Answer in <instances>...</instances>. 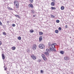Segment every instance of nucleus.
Listing matches in <instances>:
<instances>
[{
  "label": "nucleus",
  "mask_w": 74,
  "mask_h": 74,
  "mask_svg": "<svg viewBox=\"0 0 74 74\" xmlns=\"http://www.w3.org/2000/svg\"><path fill=\"white\" fill-rule=\"evenodd\" d=\"M55 32L56 33L58 34V33H59V31L58 30H56L55 31Z\"/></svg>",
  "instance_id": "17"
},
{
  "label": "nucleus",
  "mask_w": 74,
  "mask_h": 74,
  "mask_svg": "<svg viewBox=\"0 0 74 74\" xmlns=\"http://www.w3.org/2000/svg\"><path fill=\"white\" fill-rule=\"evenodd\" d=\"M61 10H64V6H62L61 7Z\"/></svg>",
  "instance_id": "14"
},
{
  "label": "nucleus",
  "mask_w": 74,
  "mask_h": 74,
  "mask_svg": "<svg viewBox=\"0 0 74 74\" xmlns=\"http://www.w3.org/2000/svg\"><path fill=\"white\" fill-rule=\"evenodd\" d=\"M49 50L48 49H46V52H48V51H49Z\"/></svg>",
  "instance_id": "31"
},
{
  "label": "nucleus",
  "mask_w": 74,
  "mask_h": 74,
  "mask_svg": "<svg viewBox=\"0 0 74 74\" xmlns=\"http://www.w3.org/2000/svg\"><path fill=\"white\" fill-rule=\"evenodd\" d=\"M33 17H35V15H33Z\"/></svg>",
  "instance_id": "42"
},
{
  "label": "nucleus",
  "mask_w": 74,
  "mask_h": 74,
  "mask_svg": "<svg viewBox=\"0 0 74 74\" xmlns=\"http://www.w3.org/2000/svg\"><path fill=\"white\" fill-rule=\"evenodd\" d=\"M29 7H31V8H33V5L32 3H30L29 5Z\"/></svg>",
  "instance_id": "8"
},
{
  "label": "nucleus",
  "mask_w": 74,
  "mask_h": 74,
  "mask_svg": "<svg viewBox=\"0 0 74 74\" xmlns=\"http://www.w3.org/2000/svg\"><path fill=\"white\" fill-rule=\"evenodd\" d=\"M50 50L51 51H54V52H56V49H55L52 48L51 47H50Z\"/></svg>",
  "instance_id": "4"
},
{
  "label": "nucleus",
  "mask_w": 74,
  "mask_h": 74,
  "mask_svg": "<svg viewBox=\"0 0 74 74\" xmlns=\"http://www.w3.org/2000/svg\"><path fill=\"white\" fill-rule=\"evenodd\" d=\"M42 40V37L40 36L39 37V42H41Z\"/></svg>",
  "instance_id": "7"
},
{
  "label": "nucleus",
  "mask_w": 74,
  "mask_h": 74,
  "mask_svg": "<svg viewBox=\"0 0 74 74\" xmlns=\"http://www.w3.org/2000/svg\"><path fill=\"white\" fill-rule=\"evenodd\" d=\"M51 5L52 6H55V3L54 2H52L51 3Z\"/></svg>",
  "instance_id": "12"
},
{
  "label": "nucleus",
  "mask_w": 74,
  "mask_h": 74,
  "mask_svg": "<svg viewBox=\"0 0 74 74\" xmlns=\"http://www.w3.org/2000/svg\"><path fill=\"white\" fill-rule=\"evenodd\" d=\"M7 73L8 74H9V73Z\"/></svg>",
  "instance_id": "43"
},
{
  "label": "nucleus",
  "mask_w": 74,
  "mask_h": 74,
  "mask_svg": "<svg viewBox=\"0 0 74 74\" xmlns=\"http://www.w3.org/2000/svg\"><path fill=\"white\" fill-rule=\"evenodd\" d=\"M51 47L52 48H53L54 49H56V48L55 47V46H53V44H51Z\"/></svg>",
  "instance_id": "13"
},
{
  "label": "nucleus",
  "mask_w": 74,
  "mask_h": 74,
  "mask_svg": "<svg viewBox=\"0 0 74 74\" xmlns=\"http://www.w3.org/2000/svg\"><path fill=\"white\" fill-rule=\"evenodd\" d=\"M53 46H55V45H57V44H56V43H53Z\"/></svg>",
  "instance_id": "34"
},
{
  "label": "nucleus",
  "mask_w": 74,
  "mask_h": 74,
  "mask_svg": "<svg viewBox=\"0 0 74 74\" xmlns=\"http://www.w3.org/2000/svg\"><path fill=\"white\" fill-rule=\"evenodd\" d=\"M3 35H6V33H5V32H3Z\"/></svg>",
  "instance_id": "32"
},
{
  "label": "nucleus",
  "mask_w": 74,
  "mask_h": 74,
  "mask_svg": "<svg viewBox=\"0 0 74 74\" xmlns=\"http://www.w3.org/2000/svg\"><path fill=\"white\" fill-rule=\"evenodd\" d=\"M31 57L33 59H34V60H36V56H32Z\"/></svg>",
  "instance_id": "6"
},
{
  "label": "nucleus",
  "mask_w": 74,
  "mask_h": 74,
  "mask_svg": "<svg viewBox=\"0 0 74 74\" xmlns=\"http://www.w3.org/2000/svg\"><path fill=\"white\" fill-rule=\"evenodd\" d=\"M43 58V60H44L45 61H46L47 60V58H46V57H45Z\"/></svg>",
  "instance_id": "23"
},
{
  "label": "nucleus",
  "mask_w": 74,
  "mask_h": 74,
  "mask_svg": "<svg viewBox=\"0 0 74 74\" xmlns=\"http://www.w3.org/2000/svg\"><path fill=\"white\" fill-rule=\"evenodd\" d=\"M41 56L42 58H45V55H44V54H42Z\"/></svg>",
  "instance_id": "19"
},
{
  "label": "nucleus",
  "mask_w": 74,
  "mask_h": 74,
  "mask_svg": "<svg viewBox=\"0 0 74 74\" xmlns=\"http://www.w3.org/2000/svg\"><path fill=\"white\" fill-rule=\"evenodd\" d=\"M38 62H39V63H40V62H41V60H38Z\"/></svg>",
  "instance_id": "36"
},
{
  "label": "nucleus",
  "mask_w": 74,
  "mask_h": 74,
  "mask_svg": "<svg viewBox=\"0 0 74 74\" xmlns=\"http://www.w3.org/2000/svg\"><path fill=\"white\" fill-rule=\"evenodd\" d=\"M39 47L40 49H44L45 48V45L42 44H40L39 45Z\"/></svg>",
  "instance_id": "2"
},
{
  "label": "nucleus",
  "mask_w": 74,
  "mask_h": 74,
  "mask_svg": "<svg viewBox=\"0 0 74 74\" xmlns=\"http://www.w3.org/2000/svg\"><path fill=\"white\" fill-rule=\"evenodd\" d=\"M29 1L30 2L32 3H33V0H29Z\"/></svg>",
  "instance_id": "28"
},
{
  "label": "nucleus",
  "mask_w": 74,
  "mask_h": 74,
  "mask_svg": "<svg viewBox=\"0 0 74 74\" xmlns=\"http://www.w3.org/2000/svg\"><path fill=\"white\" fill-rule=\"evenodd\" d=\"M7 67H5L4 68V70H6L7 71Z\"/></svg>",
  "instance_id": "37"
},
{
  "label": "nucleus",
  "mask_w": 74,
  "mask_h": 74,
  "mask_svg": "<svg viewBox=\"0 0 74 74\" xmlns=\"http://www.w3.org/2000/svg\"><path fill=\"white\" fill-rule=\"evenodd\" d=\"M18 38L19 40H21V36H19L18 37Z\"/></svg>",
  "instance_id": "20"
},
{
  "label": "nucleus",
  "mask_w": 74,
  "mask_h": 74,
  "mask_svg": "<svg viewBox=\"0 0 74 74\" xmlns=\"http://www.w3.org/2000/svg\"><path fill=\"white\" fill-rule=\"evenodd\" d=\"M60 52L61 54L63 55V54H64V51H60Z\"/></svg>",
  "instance_id": "9"
},
{
  "label": "nucleus",
  "mask_w": 74,
  "mask_h": 74,
  "mask_svg": "<svg viewBox=\"0 0 74 74\" xmlns=\"http://www.w3.org/2000/svg\"><path fill=\"white\" fill-rule=\"evenodd\" d=\"M58 30L60 31V30H62V28L61 27H59L58 28Z\"/></svg>",
  "instance_id": "27"
},
{
  "label": "nucleus",
  "mask_w": 74,
  "mask_h": 74,
  "mask_svg": "<svg viewBox=\"0 0 74 74\" xmlns=\"http://www.w3.org/2000/svg\"><path fill=\"white\" fill-rule=\"evenodd\" d=\"M2 43L1 42V41H0V45H1Z\"/></svg>",
  "instance_id": "39"
},
{
  "label": "nucleus",
  "mask_w": 74,
  "mask_h": 74,
  "mask_svg": "<svg viewBox=\"0 0 74 74\" xmlns=\"http://www.w3.org/2000/svg\"><path fill=\"white\" fill-rule=\"evenodd\" d=\"M8 9L9 10H12V9L10 8L9 7H8Z\"/></svg>",
  "instance_id": "25"
},
{
  "label": "nucleus",
  "mask_w": 74,
  "mask_h": 74,
  "mask_svg": "<svg viewBox=\"0 0 74 74\" xmlns=\"http://www.w3.org/2000/svg\"><path fill=\"white\" fill-rule=\"evenodd\" d=\"M56 22H57V23H59V22H60V21H59V20H57L56 21Z\"/></svg>",
  "instance_id": "24"
},
{
  "label": "nucleus",
  "mask_w": 74,
  "mask_h": 74,
  "mask_svg": "<svg viewBox=\"0 0 74 74\" xmlns=\"http://www.w3.org/2000/svg\"><path fill=\"white\" fill-rule=\"evenodd\" d=\"M65 27H66V28H67V25H65Z\"/></svg>",
  "instance_id": "41"
},
{
  "label": "nucleus",
  "mask_w": 74,
  "mask_h": 74,
  "mask_svg": "<svg viewBox=\"0 0 74 74\" xmlns=\"http://www.w3.org/2000/svg\"><path fill=\"white\" fill-rule=\"evenodd\" d=\"M44 53L45 55H47V56H48L49 55V53H48V52H44Z\"/></svg>",
  "instance_id": "5"
},
{
  "label": "nucleus",
  "mask_w": 74,
  "mask_h": 74,
  "mask_svg": "<svg viewBox=\"0 0 74 74\" xmlns=\"http://www.w3.org/2000/svg\"><path fill=\"white\" fill-rule=\"evenodd\" d=\"M3 67H5V66H4Z\"/></svg>",
  "instance_id": "44"
},
{
  "label": "nucleus",
  "mask_w": 74,
  "mask_h": 74,
  "mask_svg": "<svg viewBox=\"0 0 74 74\" xmlns=\"http://www.w3.org/2000/svg\"><path fill=\"white\" fill-rule=\"evenodd\" d=\"M64 59L66 60H69V58L67 57H65L64 58Z\"/></svg>",
  "instance_id": "15"
},
{
  "label": "nucleus",
  "mask_w": 74,
  "mask_h": 74,
  "mask_svg": "<svg viewBox=\"0 0 74 74\" xmlns=\"http://www.w3.org/2000/svg\"><path fill=\"white\" fill-rule=\"evenodd\" d=\"M2 58L3 60L4 59H5V56H4V55L3 54H2Z\"/></svg>",
  "instance_id": "10"
},
{
  "label": "nucleus",
  "mask_w": 74,
  "mask_h": 74,
  "mask_svg": "<svg viewBox=\"0 0 74 74\" xmlns=\"http://www.w3.org/2000/svg\"><path fill=\"white\" fill-rule=\"evenodd\" d=\"M14 4L16 6V7L17 8H19V2L17 1H14Z\"/></svg>",
  "instance_id": "1"
},
{
  "label": "nucleus",
  "mask_w": 74,
  "mask_h": 74,
  "mask_svg": "<svg viewBox=\"0 0 74 74\" xmlns=\"http://www.w3.org/2000/svg\"><path fill=\"white\" fill-rule=\"evenodd\" d=\"M48 45L49 46H51V43L50 42H49Z\"/></svg>",
  "instance_id": "30"
},
{
  "label": "nucleus",
  "mask_w": 74,
  "mask_h": 74,
  "mask_svg": "<svg viewBox=\"0 0 74 74\" xmlns=\"http://www.w3.org/2000/svg\"><path fill=\"white\" fill-rule=\"evenodd\" d=\"M2 23H1V22L0 21V25H1V26H2Z\"/></svg>",
  "instance_id": "38"
},
{
  "label": "nucleus",
  "mask_w": 74,
  "mask_h": 74,
  "mask_svg": "<svg viewBox=\"0 0 74 74\" xmlns=\"http://www.w3.org/2000/svg\"><path fill=\"white\" fill-rule=\"evenodd\" d=\"M36 48H37V45H36L34 44L33 45L32 47V49L33 50H35L36 49Z\"/></svg>",
  "instance_id": "3"
},
{
  "label": "nucleus",
  "mask_w": 74,
  "mask_h": 74,
  "mask_svg": "<svg viewBox=\"0 0 74 74\" xmlns=\"http://www.w3.org/2000/svg\"><path fill=\"white\" fill-rule=\"evenodd\" d=\"M51 17L52 18H55V16L53 15H51Z\"/></svg>",
  "instance_id": "29"
},
{
  "label": "nucleus",
  "mask_w": 74,
  "mask_h": 74,
  "mask_svg": "<svg viewBox=\"0 0 74 74\" xmlns=\"http://www.w3.org/2000/svg\"><path fill=\"white\" fill-rule=\"evenodd\" d=\"M15 49H16V47L15 46H13L12 47V50H15Z\"/></svg>",
  "instance_id": "11"
},
{
  "label": "nucleus",
  "mask_w": 74,
  "mask_h": 74,
  "mask_svg": "<svg viewBox=\"0 0 74 74\" xmlns=\"http://www.w3.org/2000/svg\"><path fill=\"white\" fill-rule=\"evenodd\" d=\"M43 72H44V71H43V70H41L40 71V73H43Z\"/></svg>",
  "instance_id": "35"
},
{
  "label": "nucleus",
  "mask_w": 74,
  "mask_h": 74,
  "mask_svg": "<svg viewBox=\"0 0 74 74\" xmlns=\"http://www.w3.org/2000/svg\"><path fill=\"white\" fill-rule=\"evenodd\" d=\"M30 33H33V32H34V30H33V29H31L30 30Z\"/></svg>",
  "instance_id": "18"
},
{
  "label": "nucleus",
  "mask_w": 74,
  "mask_h": 74,
  "mask_svg": "<svg viewBox=\"0 0 74 74\" xmlns=\"http://www.w3.org/2000/svg\"><path fill=\"white\" fill-rule=\"evenodd\" d=\"M15 16H16V17H17V18H21L20 16H19L18 15H15Z\"/></svg>",
  "instance_id": "21"
},
{
  "label": "nucleus",
  "mask_w": 74,
  "mask_h": 74,
  "mask_svg": "<svg viewBox=\"0 0 74 74\" xmlns=\"http://www.w3.org/2000/svg\"><path fill=\"white\" fill-rule=\"evenodd\" d=\"M51 8L52 10H55L56 9V8L53 7H51Z\"/></svg>",
  "instance_id": "22"
},
{
  "label": "nucleus",
  "mask_w": 74,
  "mask_h": 74,
  "mask_svg": "<svg viewBox=\"0 0 74 74\" xmlns=\"http://www.w3.org/2000/svg\"><path fill=\"white\" fill-rule=\"evenodd\" d=\"M12 26H13V27H15V24H13L12 25Z\"/></svg>",
  "instance_id": "33"
},
{
  "label": "nucleus",
  "mask_w": 74,
  "mask_h": 74,
  "mask_svg": "<svg viewBox=\"0 0 74 74\" xmlns=\"http://www.w3.org/2000/svg\"><path fill=\"white\" fill-rule=\"evenodd\" d=\"M31 13L32 14H34V11L33 10H31Z\"/></svg>",
  "instance_id": "26"
},
{
  "label": "nucleus",
  "mask_w": 74,
  "mask_h": 74,
  "mask_svg": "<svg viewBox=\"0 0 74 74\" xmlns=\"http://www.w3.org/2000/svg\"><path fill=\"white\" fill-rule=\"evenodd\" d=\"M39 35H40V36H42V34H43V33L42 32H39Z\"/></svg>",
  "instance_id": "16"
},
{
  "label": "nucleus",
  "mask_w": 74,
  "mask_h": 74,
  "mask_svg": "<svg viewBox=\"0 0 74 74\" xmlns=\"http://www.w3.org/2000/svg\"><path fill=\"white\" fill-rule=\"evenodd\" d=\"M7 24H8V23H10V21H8L7 22Z\"/></svg>",
  "instance_id": "40"
}]
</instances>
